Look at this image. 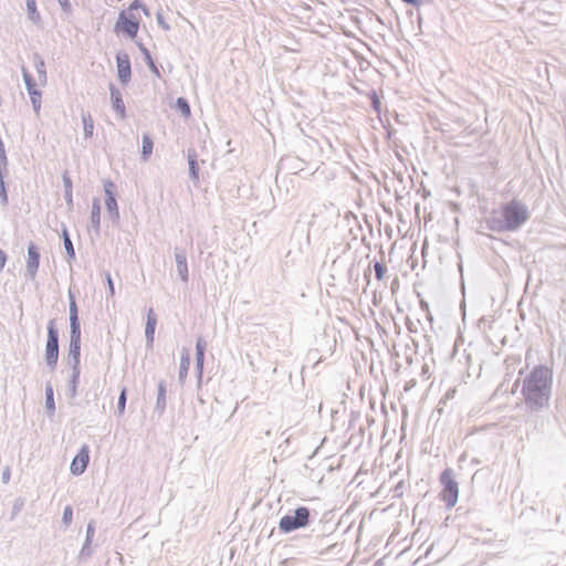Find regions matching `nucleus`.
<instances>
[{
    "mask_svg": "<svg viewBox=\"0 0 566 566\" xmlns=\"http://www.w3.org/2000/svg\"><path fill=\"white\" fill-rule=\"evenodd\" d=\"M552 370L538 367L533 371V405L544 406L548 401Z\"/></svg>",
    "mask_w": 566,
    "mask_h": 566,
    "instance_id": "nucleus-1",
    "label": "nucleus"
},
{
    "mask_svg": "<svg viewBox=\"0 0 566 566\" xmlns=\"http://www.w3.org/2000/svg\"><path fill=\"white\" fill-rule=\"evenodd\" d=\"M107 285L109 286L111 295H114V285L109 275H107Z\"/></svg>",
    "mask_w": 566,
    "mask_h": 566,
    "instance_id": "nucleus-34",
    "label": "nucleus"
},
{
    "mask_svg": "<svg viewBox=\"0 0 566 566\" xmlns=\"http://www.w3.org/2000/svg\"><path fill=\"white\" fill-rule=\"evenodd\" d=\"M44 63L43 62H39V65H38V71H39V80L40 82H45V72H44Z\"/></svg>",
    "mask_w": 566,
    "mask_h": 566,
    "instance_id": "nucleus-28",
    "label": "nucleus"
},
{
    "mask_svg": "<svg viewBox=\"0 0 566 566\" xmlns=\"http://www.w3.org/2000/svg\"><path fill=\"white\" fill-rule=\"evenodd\" d=\"M23 77H24V82L27 84V88H28L32 105H33L35 112L39 113V111L41 108V93L36 90V83L34 82L31 74L25 69H23Z\"/></svg>",
    "mask_w": 566,
    "mask_h": 566,
    "instance_id": "nucleus-8",
    "label": "nucleus"
},
{
    "mask_svg": "<svg viewBox=\"0 0 566 566\" xmlns=\"http://www.w3.org/2000/svg\"><path fill=\"white\" fill-rule=\"evenodd\" d=\"M63 518L66 524L72 522L73 518V511L71 506H66L63 512Z\"/></svg>",
    "mask_w": 566,
    "mask_h": 566,
    "instance_id": "nucleus-25",
    "label": "nucleus"
},
{
    "mask_svg": "<svg viewBox=\"0 0 566 566\" xmlns=\"http://www.w3.org/2000/svg\"><path fill=\"white\" fill-rule=\"evenodd\" d=\"M402 1L406 3H409V4H416L418 2V0H402Z\"/></svg>",
    "mask_w": 566,
    "mask_h": 566,
    "instance_id": "nucleus-35",
    "label": "nucleus"
},
{
    "mask_svg": "<svg viewBox=\"0 0 566 566\" xmlns=\"http://www.w3.org/2000/svg\"><path fill=\"white\" fill-rule=\"evenodd\" d=\"M189 166H190V171H191V175L195 179H198V167H197V163H196V159L195 158H189Z\"/></svg>",
    "mask_w": 566,
    "mask_h": 566,
    "instance_id": "nucleus-24",
    "label": "nucleus"
},
{
    "mask_svg": "<svg viewBox=\"0 0 566 566\" xmlns=\"http://www.w3.org/2000/svg\"><path fill=\"white\" fill-rule=\"evenodd\" d=\"M386 271H387V268L385 264L379 263V262H377L375 264V273H376L377 280H379V281L382 280L385 277Z\"/></svg>",
    "mask_w": 566,
    "mask_h": 566,
    "instance_id": "nucleus-22",
    "label": "nucleus"
},
{
    "mask_svg": "<svg viewBox=\"0 0 566 566\" xmlns=\"http://www.w3.org/2000/svg\"><path fill=\"white\" fill-rule=\"evenodd\" d=\"M440 482L443 485L441 500L449 506L453 507L458 502L459 488L452 476L450 469L444 470L440 475Z\"/></svg>",
    "mask_w": 566,
    "mask_h": 566,
    "instance_id": "nucleus-3",
    "label": "nucleus"
},
{
    "mask_svg": "<svg viewBox=\"0 0 566 566\" xmlns=\"http://www.w3.org/2000/svg\"><path fill=\"white\" fill-rule=\"evenodd\" d=\"M70 318H77V306L72 295L70 301Z\"/></svg>",
    "mask_w": 566,
    "mask_h": 566,
    "instance_id": "nucleus-23",
    "label": "nucleus"
},
{
    "mask_svg": "<svg viewBox=\"0 0 566 566\" xmlns=\"http://www.w3.org/2000/svg\"><path fill=\"white\" fill-rule=\"evenodd\" d=\"M310 512L307 507H298L295 510V515H285L280 520V530L284 533H290L296 528L304 527L308 524Z\"/></svg>",
    "mask_w": 566,
    "mask_h": 566,
    "instance_id": "nucleus-4",
    "label": "nucleus"
},
{
    "mask_svg": "<svg viewBox=\"0 0 566 566\" xmlns=\"http://www.w3.org/2000/svg\"><path fill=\"white\" fill-rule=\"evenodd\" d=\"M140 7L138 0H135L126 11H122L115 24L116 32H123L129 38H136L139 30L140 17L135 14V10Z\"/></svg>",
    "mask_w": 566,
    "mask_h": 566,
    "instance_id": "nucleus-2",
    "label": "nucleus"
},
{
    "mask_svg": "<svg viewBox=\"0 0 566 566\" xmlns=\"http://www.w3.org/2000/svg\"><path fill=\"white\" fill-rule=\"evenodd\" d=\"M153 140L148 135H144L143 137V156L147 159L153 153Z\"/></svg>",
    "mask_w": 566,
    "mask_h": 566,
    "instance_id": "nucleus-20",
    "label": "nucleus"
},
{
    "mask_svg": "<svg viewBox=\"0 0 566 566\" xmlns=\"http://www.w3.org/2000/svg\"><path fill=\"white\" fill-rule=\"evenodd\" d=\"M196 349L198 353H205L206 352V342L201 338H199L197 340V344H196Z\"/></svg>",
    "mask_w": 566,
    "mask_h": 566,
    "instance_id": "nucleus-30",
    "label": "nucleus"
},
{
    "mask_svg": "<svg viewBox=\"0 0 566 566\" xmlns=\"http://www.w3.org/2000/svg\"><path fill=\"white\" fill-rule=\"evenodd\" d=\"M189 367H190V355H189L188 349H184L181 353L180 371H179V377L181 379L186 378Z\"/></svg>",
    "mask_w": 566,
    "mask_h": 566,
    "instance_id": "nucleus-15",
    "label": "nucleus"
},
{
    "mask_svg": "<svg viewBox=\"0 0 566 566\" xmlns=\"http://www.w3.org/2000/svg\"><path fill=\"white\" fill-rule=\"evenodd\" d=\"M177 271L184 282L188 281V266L186 255L184 253H176Z\"/></svg>",
    "mask_w": 566,
    "mask_h": 566,
    "instance_id": "nucleus-13",
    "label": "nucleus"
},
{
    "mask_svg": "<svg viewBox=\"0 0 566 566\" xmlns=\"http://www.w3.org/2000/svg\"><path fill=\"white\" fill-rule=\"evenodd\" d=\"M502 216L506 228L514 229L526 220L527 211L518 203L512 202L503 208Z\"/></svg>",
    "mask_w": 566,
    "mask_h": 566,
    "instance_id": "nucleus-5",
    "label": "nucleus"
},
{
    "mask_svg": "<svg viewBox=\"0 0 566 566\" xmlns=\"http://www.w3.org/2000/svg\"><path fill=\"white\" fill-rule=\"evenodd\" d=\"M117 76L122 84H127L132 77L130 60L127 53L119 52L116 55Z\"/></svg>",
    "mask_w": 566,
    "mask_h": 566,
    "instance_id": "nucleus-7",
    "label": "nucleus"
},
{
    "mask_svg": "<svg viewBox=\"0 0 566 566\" xmlns=\"http://www.w3.org/2000/svg\"><path fill=\"white\" fill-rule=\"evenodd\" d=\"M105 193L107 196L106 198V208L108 211L113 212L116 217L118 216L117 211V202L114 195L115 185L113 181L108 180L104 184Z\"/></svg>",
    "mask_w": 566,
    "mask_h": 566,
    "instance_id": "nucleus-11",
    "label": "nucleus"
},
{
    "mask_svg": "<svg viewBox=\"0 0 566 566\" xmlns=\"http://www.w3.org/2000/svg\"><path fill=\"white\" fill-rule=\"evenodd\" d=\"M99 219H101V202L98 199H95L93 201V206H92V223L96 229H98V227H99Z\"/></svg>",
    "mask_w": 566,
    "mask_h": 566,
    "instance_id": "nucleus-19",
    "label": "nucleus"
},
{
    "mask_svg": "<svg viewBox=\"0 0 566 566\" xmlns=\"http://www.w3.org/2000/svg\"><path fill=\"white\" fill-rule=\"evenodd\" d=\"M112 102H113V106L114 108L119 113V115L122 117L125 116V105H124V102H123V98H122V94L119 93L118 90H112Z\"/></svg>",
    "mask_w": 566,
    "mask_h": 566,
    "instance_id": "nucleus-14",
    "label": "nucleus"
},
{
    "mask_svg": "<svg viewBox=\"0 0 566 566\" xmlns=\"http://www.w3.org/2000/svg\"><path fill=\"white\" fill-rule=\"evenodd\" d=\"M7 262V256L2 250H0V270L3 269L4 264Z\"/></svg>",
    "mask_w": 566,
    "mask_h": 566,
    "instance_id": "nucleus-32",
    "label": "nucleus"
},
{
    "mask_svg": "<svg viewBox=\"0 0 566 566\" xmlns=\"http://www.w3.org/2000/svg\"><path fill=\"white\" fill-rule=\"evenodd\" d=\"M156 325H157V318H156L154 311L150 308L147 313V323H146V331H145L146 337L149 343L154 342Z\"/></svg>",
    "mask_w": 566,
    "mask_h": 566,
    "instance_id": "nucleus-12",
    "label": "nucleus"
},
{
    "mask_svg": "<svg viewBox=\"0 0 566 566\" xmlns=\"http://www.w3.org/2000/svg\"><path fill=\"white\" fill-rule=\"evenodd\" d=\"M59 358L57 331L54 321H50L48 325V340L45 346V359L50 366H55Z\"/></svg>",
    "mask_w": 566,
    "mask_h": 566,
    "instance_id": "nucleus-6",
    "label": "nucleus"
},
{
    "mask_svg": "<svg viewBox=\"0 0 566 566\" xmlns=\"http://www.w3.org/2000/svg\"><path fill=\"white\" fill-rule=\"evenodd\" d=\"M27 11L29 19L34 22L39 23L41 20L40 12L38 11L36 1L35 0H27Z\"/></svg>",
    "mask_w": 566,
    "mask_h": 566,
    "instance_id": "nucleus-16",
    "label": "nucleus"
},
{
    "mask_svg": "<svg viewBox=\"0 0 566 566\" xmlns=\"http://www.w3.org/2000/svg\"><path fill=\"white\" fill-rule=\"evenodd\" d=\"M175 106L181 113V115L185 118H189L190 117L191 109H190V106H189L188 102L184 97H179L176 101V105Z\"/></svg>",
    "mask_w": 566,
    "mask_h": 566,
    "instance_id": "nucleus-18",
    "label": "nucleus"
},
{
    "mask_svg": "<svg viewBox=\"0 0 566 566\" xmlns=\"http://www.w3.org/2000/svg\"><path fill=\"white\" fill-rule=\"evenodd\" d=\"M40 264V254L34 244H30L28 248V260H27V269L32 277L35 276L36 271Z\"/></svg>",
    "mask_w": 566,
    "mask_h": 566,
    "instance_id": "nucleus-10",
    "label": "nucleus"
},
{
    "mask_svg": "<svg viewBox=\"0 0 566 566\" xmlns=\"http://www.w3.org/2000/svg\"><path fill=\"white\" fill-rule=\"evenodd\" d=\"M160 396L164 398L165 397V389L163 387H160Z\"/></svg>",
    "mask_w": 566,
    "mask_h": 566,
    "instance_id": "nucleus-36",
    "label": "nucleus"
},
{
    "mask_svg": "<svg viewBox=\"0 0 566 566\" xmlns=\"http://www.w3.org/2000/svg\"><path fill=\"white\" fill-rule=\"evenodd\" d=\"M203 358H205V353L197 352V368H198L200 375L202 374Z\"/></svg>",
    "mask_w": 566,
    "mask_h": 566,
    "instance_id": "nucleus-26",
    "label": "nucleus"
},
{
    "mask_svg": "<svg viewBox=\"0 0 566 566\" xmlns=\"http://www.w3.org/2000/svg\"><path fill=\"white\" fill-rule=\"evenodd\" d=\"M90 460V452L88 447L83 446L80 452L76 454V457L73 459L71 463V471L73 474L78 475L82 474L88 463Z\"/></svg>",
    "mask_w": 566,
    "mask_h": 566,
    "instance_id": "nucleus-9",
    "label": "nucleus"
},
{
    "mask_svg": "<svg viewBox=\"0 0 566 566\" xmlns=\"http://www.w3.org/2000/svg\"><path fill=\"white\" fill-rule=\"evenodd\" d=\"M71 321V328H72V334L75 335V334H80V324H78V321L77 318H70Z\"/></svg>",
    "mask_w": 566,
    "mask_h": 566,
    "instance_id": "nucleus-27",
    "label": "nucleus"
},
{
    "mask_svg": "<svg viewBox=\"0 0 566 566\" xmlns=\"http://www.w3.org/2000/svg\"><path fill=\"white\" fill-rule=\"evenodd\" d=\"M64 244H65V248L69 251V253L71 255H74L73 244H72V242H71V240H70V238L67 235H65Z\"/></svg>",
    "mask_w": 566,
    "mask_h": 566,
    "instance_id": "nucleus-29",
    "label": "nucleus"
},
{
    "mask_svg": "<svg viewBox=\"0 0 566 566\" xmlns=\"http://www.w3.org/2000/svg\"><path fill=\"white\" fill-rule=\"evenodd\" d=\"M84 135L86 138H91L94 134V120L90 114L82 115Z\"/></svg>",
    "mask_w": 566,
    "mask_h": 566,
    "instance_id": "nucleus-17",
    "label": "nucleus"
},
{
    "mask_svg": "<svg viewBox=\"0 0 566 566\" xmlns=\"http://www.w3.org/2000/svg\"><path fill=\"white\" fill-rule=\"evenodd\" d=\"M126 394H127L126 388H123V389H122V391H120V395H119L118 401H117V410H118V413H119V415H123V413H124V411H125V407H126Z\"/></svg>",
    "mask_w": 566,
    "mask_h": 566,
    "instance_id": "nucleus-21",
    "label": "nucleus"
},
{
    "mask_svg": "<svg viewBox=\"0 0 566 566\" xmlns=\"http://www.w3.org/2000/svg\"><path fill=\"white\" fill-rule=\"evenodd\" d=\"M46 397H48V399H46L48 403L52 406L53 405V391H52V389L48 390Z\"/></svg>",
    "mask_w": 566,
    "mask_h": 566,
    "instance_id": "nucleus-33",
    "label": "nucleus"
},
{
    "mask_svg": "<svg viewBox=\"0 0 566 566\" xmlns=\"http://www.w3.org/2000/svg\"><path fill=\"white\" fill-rule=\"evenodd\" d=\"M57 1L64 10L69 11L71 9V4H70L69 0H57Z\"/></svg>",
    "mask_w": 566,
    "mask_h": 566,
    "instance_id": "nucleus-31",
    "label": "nucleus"
}]
</instances>
